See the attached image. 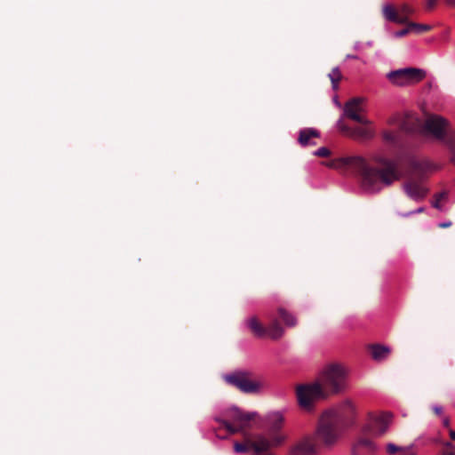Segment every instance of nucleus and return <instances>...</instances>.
<instances>
[{"mask_svg":"<svg viewBox=\"0 0 455 455\" xmlns=\"http://www.w3.org/2000/svg\"><path fill=\"white\" fill-rule=\"evenodd\" d=\"M413 13L414 9L408 4H402L398 6L386 4L382 6V15L385 20L397 24L408 23Z\"/></svg>","mask_w":455,"mask_h":455,"instance_id":"obj_10","label":"nucleus"},{"mask_svg":"<svg viewBox=\"0 0 455 455\" xmlns=\"http://www.w3.org/2000/svg\"><path fill=\"white\" fill-rule=\"evenodd\" d=\"M382 138L386 143L395 148H399L402 144L400 133L396 132L385 131L382 133Z\"/></svg>","mask_w":455,"mask_h":455,"instance_id":"obj_18","label":"nucleus"},{"mask_svg":"<svg viewBox=\"0 0 455 455\" xmlns=\"http://www.w3.org/2000/svg\"><path fill=\"white\" fill-rule=\"evenodd\" d=\"M410 173L403 184L406 195L414 201L423 200L428 193L424 187L423 181L427 173L433 169V165L427 160L411 158L409 161Z\"/></svg>","mask_w":455,"mask_h":455,"instance_id":"obj_6","label":"nucleus"},{"mask_svg":"<svg viewBox=\"0 0 455 455\" xmlns=\"http://www.w3.org/2000/svg\"><path fill=\"white\" fill-rule=\"evenodd\" d=\"M375 450V445L371 440L362 437L355 443L352 455H372Z\"/></svg>","mask_w":455,"mask_h":455,"instance_id":"obj_15","label":"nucleus"},{"mask_svg":"<svg viewBox=\"0 0 455 455\" xmlns=\"http://www.w3.org/2000/svg\"><path fill=\"white\" fill-rule=\"evenodd\" d=\"M448 4L455 5V0H445Z\"/></svg>","mask_w":455,"mask_h":455,"instance_id":"obj_35","label":"nucleus"},{"mask_svg":"<svg viewBox=\"0 0 455 455\" xmlns=\"http://www.w3.org/2000/svg\"><path fill=\"white\" fill-rule=\"evenodd\" d=\"M255 442L254 439L247 438L244 443H235L234 444V450L237 453H246L250 450H252L254 451V447L251 445V443Z\"/></svg>","mask_w":455,"mask_h":455,"instance_id":"obj_21","label":"nucleus"},{"mask_svg":"<svg viewBox=\"0 0 455 455\" xmlns=\"http://www.w3.org/2000/svg\"><path fill=\"white\" fill-rule=\"evenodd\" d=\"M450 437L451 439H452L453 441H455V430H452V429H450Z\"/></svg>","mask_w":455,"mask_h":455,"instance_id":"obj_34","label":"nucleus"},{"mask_svg":"<svg viewBox=\"0 0 455 455\" xmlns=\"http://www.w3.org/2000/svg\"><path fill=\"white\" fill-rule=\"evenodd\" d=\"M258 416L257 412H246L238 408H232L224 413L223 419H217L225 429L230 434H245L251 428V421Z\"/></svg>","mask_w":455,"mask_h":455,"instance_id":"obj_7","label":"nucleus"},{"mask_svg":"<svg viewBox=\"0 0 455 455\" xmlns=\"http://www.w3.org/2000/svg\"><path fill=\"white\" fill-rule=\"evenodd\" d=\"M408 23H409V27L411 29V33H414L417 35H420L427 31H429L432 28L431 26L427 25V24H419V23L411 22V21H409Z\"/></svg>","mask_w":455,"mask_h":455,"instance_id":"obj_22","label":"nucleus"},{"mask_svg":"<svg viewBox=\"0 0 455 455\" xmlns=\"http://www.w3.org/2000/svg\"><path fill=\"white\" fill-rule=\"evenodd\" d=\"M374 162L378 166L371 165L360 156H353L332 159L323 164L341 172L352 169L359 177L363 189L374 194L379 193L383 187L391 186L401 178L396 162L382 156L375 157Z\"/></svg>","mask_w":455,"mask_h":455,"instance_id":"obj_1","label":"nucleus"},{"mask_svg":"<svg viewBox=\"0 0 455 455\" xmlns=\"http://www.w3.org/2000/svg\"><path fill=\"white\" fill-rule=\"evenodd\" d=\"M315 155L319 157H327L331 155V151L329 148L323 147V148H320L319 149H317L315 152Z\"/></svg>","mask_w":455,"mask_h":455,"instance_id":"obj_26","label":"nucleus"},{"mask_svg":"<svg viewBox=\"0 0 455 455\" xmlns=\"http://www.w3.org/2000/svg\"><path fill=\"white\" fill-rule=\"evenodd\" d=\"M431 409L432 411L437 416H440L443 413V407L440 405H434Z\"/></svg>","mask_w":455,"mask_h":455,"instance_id":"obj_30","label":"nucleus"},{"mask_svg":"<svg viewBox=\"0 0 455 455\" xmlns=\"http://www.w3.org/2000/svg\"><path fill=\"white\" fill-rule=\"evenodd\" d=\"M318 137H319V132L316 130H315L313 128H306L299 132L298 140L301 146L305 147V146L309 145L310 140L312 138H318Z\"/></svg>","mask_w":455,"mask_h":455,"instance_id":"obj_17","label":"nucleus"},{"mask_svg":"<svg viewBox=\"0 0 455 455\" xmlns=\"http://www.w3.org/2000/svg\"><path fill=\"white\" fill-rule=\"evenodd\" d=\"M268 319L269 323L267 326L265 327L259 323L257 317L253 316L248 320V327L257 337L261 338L267 335L273 339H280L284 333L283 328L281 326L275 316L269 315Z\"/></svg>","mask_w":455,"mask_h":455,"instance_id":"obj_9","label":"nucleus"},{"mask_svg":"<svg viewBox=\"0 0 455 455\" xmlns=\"http://www.w3.org/2000/svg\"><path fill=\"white\" fill-rule=\"evenodd\" d=\"M280 319L283 322L286 327L291 328L297 325L296 317L283 307L277 309Z\"/></svg>","mask_w":455,"mask_h":455,"instance_id":"obj_20","label":"nucleus"},{"mask_svg":"<svg viewBox=\"0 0 455 455\" xmlns=\"http://www.w3.org/2000/svg\"><path fill=\"white\" fill-rule=\"evenodd\" d=\"M329 78L332 84V89L337 90L339 88V83L342 79V75L338 68H334L329 74Z\"/></svg>","mask_w":455,"mask_h":455,"instance_id":"obj_23","label":"nucleus"},{"mask_svg":"<svg viewBox=\"0 0 455 455\" xmlns=\"http://www.w3.org/2000/svg\"><path fill=\"white\" fill-rule=\"evenodd\" d=\"M402 448L394 444V443H388L387 446V453L389 454H395L398 451H400Z\"/></svg>","mask_w":455,"mask_h":455,"instance_id":"obj_28","label":"nucleus"},{"mask_svg":"<svg viewBox=\"0 0 455 455\" xmlns=\"http://www.w3.org/2000/svg\"><path fill=\"white\" fill-rule=\"evenodd\" d=\"M363 98H353L345 104L344 112L346 116L363 125H369L371 122L366 119L362 113L364 112L363 107Z\"/></svg>","mask_w":455,"mask_h":455,"instance_id":"obj_13","label":"nucleus"},{"mask_svg":"<svg viewBox=\"0 0 455 455\" xmlns=\"http://www.w3.org/2000/svg\"><path fill=\"white\" fill-rule=\"evenodd\" d=\"M342 130L357 139L369 140L374 135L373 131L369 127H356L350 129L345 126Z\"/></svg>","mask_w":455,"mask_h":455,"instance_id":"obj_16","label":"nucleus"},{"mask_svg":"<svg viewBox=\"0 0 455 455\" xmlns=\"http://www.w3.org/2000/svg\"><path fill=\"white\" fill-rule=\"evenodd\" d=\"M355 414V406L349 399L345 400L336 408L325 411L319 419L316 437L323 446H333L342 432L354 424Z\"/></svg>","mask_w":455,"mask_h":455,"instance_id":"obj_3","label":"nucleus"},{"mask_svg":"<svg viewBox=\"0 0 455 455\" xmlns=\"http://www.w3.org/2000/svg\"><path fill=\"white\" fill-rule=\"evenodd\" d=\"M224 381L244 394H256L261 390L262 384L253 379V373L249 371H235L223 376Z\"/></svg>","mask_w":455,"mask_h":455,"instance_id":"obj_8","label":"nucleus"},{"mask_svg":"<svg viewBox=\"0 0 455 455\" xmlns=\"http://www.w3.org/2000/svg\"><path fill=\"white\" fill-rule=\"evenodd\" d=\"M267 422L269 427L268 437L264 435H257L255 442L251 443L255 455H273L268 452L271 448L279 447L284 443L287 436L281 433L284 424V417L280 411H273L267 414Z\"/></svg>","mask_w":455,"mask_h":455,"instance_id":"obj_5","label":"nucleus"},{"mask_svg":"<svg viewBox=\"0 0 455 455\" xmlns=\"http://www.w3.org/2000/svg\"><path fill=\"white\" fill-rule=\"evenodd\" d=\"M437 0H427L426 8L428 11L433 10L436 5Z\"/></svg>","mask_w":455,"mask_h":455,"instance_id":"obj_29","label":"nucleus"},{"mask_svg":"<svg viewBox=\"0 0 455 455\" xmlns=\"http://www.w3.org/2000/svg\"><path fill=\"white\" fill-rule=\"evenodd\" d=\"M443 455H455V445L451 443H446L443 450Z\"/></svg>","mask_w":455,"mask_h":455,"instance_id":"obj_25","label":"nucleus"},{"mask_svg":"<svg viewBox=\"0 0 455 455\" xmlns=\"http://www.w3.org/2000/svg\"><path fill=\"white\" fill-rule=\"evenodd\" d=\"M348 387V371L339 363H331L322 371L320 382L299 385L296 395L299 405L305 411H311L320 399L330 395L344 393Z\"/></svg>","mask_w":455,"mask_h":455,"instance_id":"obj_2","label":"nucleus"},{"mask_svg":"<svg viewBox=\"0 0 455 455\" xmlns=\"http://www.w3.org/2000/svg\"><path fill=\"white\" fill-rule=\"evenodd\" d=\"M451 221H448V222H442V223H439V224H438V227H439L440 228H449V227H451Z\"/></svg>","mask_w":455,"mask_h":455,"instance_id":"obj_32","label":"nucleus"},{"mask_svg":"<svg viewBox=\"0 0 455 455\" xmlns=\"http://www.w3.org/2000/svg\"><path fill=\"white\" fill-rule=\"evenodd\" d=\"M323 443L316 437L311 435H306L296 440L289 449L288 455H316L317 443Z\"/></svg>","mask_w":455,"mask_h":455,"instance_id":"obj_12","label":"nucleus"},{"mask_svg":"<svg viewBox=\"0 0 455 455\" xmlns=\"http://www.w3.org/2000/svg\"><path fill=\"white\" fill-rule=\"evenodd\" d=\"M404 25H406V27L404 28L395 32V35L396 37H403L411 33L409 23H405Z\"/></svg>","mask_w":455,"mask_h":455,"instance_id":"obj_27","label":"nucleus"},{"mask_svg":"<svg viewBox=\"0 0 455 455\" xmlns=\"http://www.w3.org/2000/svg\"><path fill=\"white\" fill-rule=\"evenodd\" d=\"M448 198V192L447 191H442L440 193H437L434 196V201L432 202V206L435 209L441 210L442 201H446Z\"/></svg>","mask_w":455,"mask_h":455,"instance_id":"obj_24","label":"nucleus"},{"mask_svg":"<svg viewBox=\"0 0 455 455\" xmlns=\"http://www.w3.org/2000/svg\"><path fill=\"white\" fill-rule=\"evenodd\" d=\"M448 128V120L437 115H430L424 121L416 117H406L401 124V130L405 132L430 135L436 140L443 141L449 160L455 165V127L450 130Z\"/></svg>","mask_w":455,"mask_h":455,"instance_id":"obj_4","label":"nucleus"},{"mask_svg":"<svg viewBox=\"0 0 455 455\" xmlns=\"http://www.w3.org/2000/svg\"><path fill=\"white\" fill-rule=\"evenodd\" d=\"M347 58L356 59V56H354V55H347Z\"/></svg>","mask_w":455,"mask_h":455,"instance_id":"obj_36","label":"nucleus"},{"mask_svg":"<svg viewBox=\"0 0 455 455\" xmlns=\"http://www.w3.org/2000/svg\"><path fill=\"white\" fill-rule=\"evenodd\" d=\"M390 419L391 415L388 413L372 418L369 426V431L374 435H383L389 426Z\"/></svg>","mask_w":455,"mask_h":455,"instance_id":"obj_14","label":"nucleus"},{"mask_svg":"<svg viewBox=\"0 0 455 455\" xmlns=\"http://www.w3.org/2000/svg\"><path fill=\"white\" fill-rule=\"evenodd\" d=\"M426 76V72L416 68H406L391 71L387 77L391 83L397 85H403L408 83L421 81Z\"/></svg>","mask_w":455,"mask_h":455,"instance_id":"obj_11","label":"nucleus"},{"mask_svg":"<svg viewBox=\"0 0 455 455\" xmlns=\"http://www.w3.org/2000/svg\"><path fill=\"white\" fill-rule=\"evenodd\" d=\"M424 211H425V208L420 207V208H418L415 212H411L403 214V216L407 217V216H409L411 213H421V212H424Z\"/></svg>","mask_w":455,"mask_h":455,"instance_id":"obj_31","label":"nucleus"},{"mask_svg":"<svg viewBox=\"0 0 455 455\" xmlns=\"http://www.w3.org/2000/svg\"><path fill=\"white\" fill-rule=\"evenodd\" d=\"M390 353L389 347L382 345H372L371 346V354L373 359L382 360L386 358Z\"/></svg>","mask_w":455,"mask_h":455,"instance_id":"obj_19","label":"nucleus"},{"mask_svg":"<svg viewBox=\"0 0 455 455\" xmlns=\"http://www.w3.org/2000/svg\"><path fill=\"white\" fill-rule=\"evenodd\" d=\"M443 425L445 427H450V419L448 418H444L443 419Z\"/></svg>","mask_w":455,"mask_h":455,"instance_id":"obj_33","label":"nucleus"}]
</instances>
